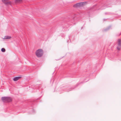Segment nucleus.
Here are the masks:
<instances>
[{"label": "nucleus", "mask_w": 121, "mask_h": 121, "mask_svg": "<svg viewBox=\"0 0 121 121\" xmlns=\"http://www.w3.org/2000/svg\"><path fill=\"white\" fill-rule=\"evenodd\" d=\"M118 45L117 47V49L119 50H120L121 48V39H119L118 40Z\"/></svg>", "instance_id": "nucleus-3"}, {"label": "nucleus", "mask_w": 121, "mask_h": 121, "mask_svg": "<svg viewBox=\"0 0 121 121\" xmlns=\"http://www.w3.org/2000/svg\"><path fill=\"white\" fill-rule=\"evenodd\" d=\"M43 51L41 49H39L37 50L36 52V55L38 57L41 56L43 55Z\"/></svg>", "instance_id": "nucleus-1"}, {"label": "nucleus", "mask_w": 121, "mask_h": 121, "mask_svg": "<svg viewBox=\"0 0 121 121\" xmlns=\"http://www.w3.org/2000/svg\"><path fill=\"white\" fill-rule=\"evenodd\" d=\"M109 27H108V28H107V29H105V30H108V29H109Z\"/></svg>", "instance_id": "nucleus-10"}, {"label": "nucleus", "mask_w": 121, "mask_h": 121, "mask_svg": "<svg viewBox=\"0 0 121 121\" xmlns=\"http://www.w3.org/2000/svg\"><path fill=\"white\" fill-rule=\"evenodd\" d=\"M11 38V36L7 35L5 36L4 38H2L4 39H10Z\"/></svg>", "instance_id": "nucleus-6"}, {"label": "nucleus", "mask_w": 121, "mask_h": 121, "mask_svg": "<svg viewBox=\"0 0 121 121\" xmlns=\"http://www.w3.org/2000/svg\"><path fill=\"white\" fill-rule=\"evenodd\" d=\"M2 1L3 3L7 5H11V2L10 1H8V0H2Z\"/></svg>", "instance_id": "nucleus-5"}, {"label": "nucleus", "mask_w": 121, "mask_h": 121, "mask_svg": "<svg viewBox=\"0 0 121 121\" xmlns=\"http://www.w3.org/2000/svg\"><path fill=\"white\" fill-rule=\"evenodd\" d=\"M22 1V0H15V2L16 3H20Z\"/></svg>", "instance_id": "nucleus-8"}, {"label": "nucleus", "mask_w": 121, "mask_h": 121, "mask_svg": "<svg viewBox=\"0 0 121 121\" xmlns=\"http://www.w3.org/2000/svg\"><path fill=\"white\" fill-rule=\"evenodd\" d=\"M19 77H16L13 78V80L14 81H16L18 80L20 78Z\"/></svg>", "instance_id": "nucleus-7"}, {"label": "nucleus", "mask_w": 121, "mask_h": 121, "mask_svg": "<svg viewBox=\"0 0 121 121\" xmlns=\"http://www.w3.org/2000/svg\"><path fill=\"white\" fill-rule=\"evenodd\" d=\"M1 99L4 102H9L12 100L11 98L7 97H2Z\"/></svg>", "instance_id": "nucleus-2"}, {"label": "nucleus", "mask_w": 121, "mask_h": 121, "mask_svg": "<svg viewBox=\"0 0 121 121\" xmlns=\"http://www.w3.org/2000/svg\"><path fill=\"white\" fill-rule=\"evenodd\" d=\"M84 2H80L76 4L73 5L74 7H80L83 5Z\"/></svg>", "instance_id": "nucleus-4"}, {"label": "nucleus", "mask_w": 121, "mask_h": 121, "mask_svg": "<svg viewBox=\"0 0 121 121\" xmlns=\"http://www.w3.org/2000/svg\"><path fill=\"white\" fill-rule=\"evenodd\" d=\"M5 50L4 48H2L1 49V51L3 52H4L5 51Z\"/></svg>", "instance_id": "nucleus-9"}]
</instances>
